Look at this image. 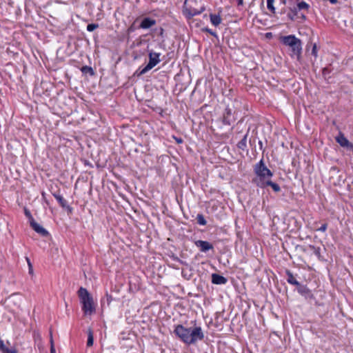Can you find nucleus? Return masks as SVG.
<instances>
[{
    "mask_svg": "<svg viewBox=\"0 0 353 353\" xmlns=\"http://www.w3.org/2000/svg\"><path fill=\"white\" fill-rule=\"evenodd\" d=\"M174 333L185 344L192 345L204 338L201 327L187 328L182 325L175 326Z\"/></svg>",
    "mask_w": 353,
    "mask_h": 353,
    "instance_id": "obj_1",
    "label": "nucleus"
},
{
    "mask_svg": "<svg viewBox=\"0 0 353 353\" xmlns=\"http://www.w3.org/2000/svg\"><path fill=\"white\" fill-rule=\"evenodd\" d=\"M78 295L82 303V310L85 314H92L95 312L94 302L92 296L88 291L81 287L78 291Z\"/></svg>",
    "mask_w": 353,
    "mask_h": 353,
    "instance_id": "obj_2",
    "label": "nucleus"
},
{
    "mask_svg": "<svg viewBox=\"0 0 353 353\" xmlns=\"http://www.w3.org/2000/svg\"><path fill=\"white\" fill-rule=\"evenodd\" d=\"M254 171L256 176L253 182L259 187V182H266L273 176V173L265 165L263 160H261L254 165Z\"/></svg>",
    "mask_w": 353,
    "mask_h": 353,
    "instance_id": "obj_3",
    "label": "nucleus"
},
{
    "mask_svg": "<svg viewBox=\"0 0 353 353\" xmlns=\"http://www.w3.org/2000/svg\"><path fill=\"white\" fill-rule=\"evenodd\" d=\"M149 62L148 64L141 70L139 72V75L144 74L149 70H150L152 68H153L155 65H157L160 62V53L154 52L152 51H150L149 54Z\"/></svg>",
    "mask_w": 353,
    "mask_h": 353,
    "instance_id": "obj_4",
    "label": "nucleus"
},
{
    "mask_svg": "<svg viewBox=\"0 0 353 353\" xmlns=\"http://www.w3.org/2000/svg\"><path fill=\"white\" fill-rule=\"evenodd\" d=\"M194 244L203 252H206L214 248L212 244L205 241L198 240L194 242Z\"/></svg>",
    "mask_w": 353,
    "mask_h": 353,
    "instance_id": "obj_5",
    "label": "nucleus"
},
{
    "mask_svg": "<svg viewBox=\"0 0 353 353\" xmlns=\"http://www.w3.org/2000/svg\"><path fill=\"white\" fill-rule=\"evenodd\" d=\"M30 226L38 234H41L43 236H46L48 235V232L41 226L39 223H37L35 220L32 221L30 223Z\"/></svg>",
    "mask_w": 353,
    "mask_h": 353,
    "instance_id": "obj_6",
    "label": "nucleus"
},
{
    "mask_svg": "<svg viewBox=\"0 0 353 353\" xmlns=\"http://www.w3.org/2000/svg\"><path fill=\"white\" fill-rule=\"evenodd\" d=\"M266 186H270L275 192H279L281 190L280 186L277 183L272 182L270 179L267 180L266 182H259V187L263 188Z\"/></svg>",
    "mask_w": 353,
    "mask_h": 353,
    "instance_id": "obj_7",
    "label": "nucleus"
},
{
    "mask_svg": "<svg viewBox=\"0 0 353 353\" xmlns=\"http://www.w3.org/2000/svg\"><path fill=\"white\" fill-rule=\"evenodd\" d=\"M297 39H298L294 35H288L283 37L281 41L284 45L291 47L292 46H295V42Z\"/></svg>",
    "mask_w": 353,
    "mask_h": 353,
    "instance_id": "obj_8",
    "label": "nucleus"
},
{
    "mask_svg": "<svg viewBox=\"0 0 353 353\" xmlns=\"http://www.w3.org/2000/svg\"><path fill=\"white\" fill-rule=\"evenodd\" d=\"M291 50L292 52V55L296 56L299 58L301 55L302 48H301V41L299 39L295 42V46H292Z\"/></svg>",
    "mask_w": 353,
    "mask_h": 353,
    "instance_id": "obj_9",
    "label": "nucleus"
},
{
    "mask_svg": "<svg viewBox=\"0 0 353 353\" xmlns=\"http://www.w3.org/2000/svg\"><path fill=\"white\" fill-rule=\"evenodd\" d=\"M228 280L225 277L218 274H212V283L216 285H223L227 283Z\"/></svg>",
    "mask_w": 353,
    "mask_h": 353,
    "instance_id": "obj_10",
    "label": "nucleus"
},
{
    "mask_svg": "<svg viewBox=\"0 0 353 353\" xmlns=\"http://www.w3.org/2000/svg\"><path fill=\"white\" fill-rule=\"evenodd\" d=\"M303 252H306L309 250L312 251L313 253L317 256L319 260H322V256L321 254V248L319 247H315L313 245H309L303 249Z\"/></svg>",
    "mask_w": 353,
    "mask_h": 353,
    "instance_id": "obj_11",
    "label": "nucleus"
},
{
    "mask_svg": "<svg viewBox=\"0 0 353 353\" xmlns=\"http://www.w3.org/2000/svg\"><path fill=\"white\" fill-rule=\"evenodd\" d=\"M155 23L156 21L154 19L146 17L142 20L139 27L142 29H148L155 25Z\"/></svg>",
    "mask_w": 353,
    "mask_h": 353,
    "instance_id": "obj_12",
    "label": "nucleus"
},
{
    "mask_svg": "<svg viewBox=\"0 0 353 353\" xmlns=\"http://www.w3.org/2000/svg\"><path fill=\"white\" fill-rule=\"evenodd\" d=\"M336 141L342 147H348L349 145L352 146L349 141L343 134L339 135L336 138Z\"/></svg>",
    "mask_w": 353,
    "mask_h": 353,
    "instance_id": "obj_13",
    "label": "nucleus"
},
{
    "mask_svg": "<svg viewBox=\"0 0 353 353\" xmlns=\"http://www.w3.org/2000/svg\"><path fill=\"white\" fill-rule=\"evenodd\" d=\"M53 196L57 200V201L59 202V203L60 204V205L62 208H67L68 209H70V207L68 205L67 201L65 199H64L61 195H60L59 194L54 193Z\"/></svg>",
    "mask_w": 353,
    "mask_h": 353,
    "instance_id": "obj_14",
    "label": "nucleus"
},
{
    "mask_svg": "<svg viewBox=\"0 0 353 353\" xmlns=\"http://www.w3.org/2000/svg\"><path fill=\"white\" fill-rule=\"evenodd\" d=\"M286 274L288 275L287 281L289 283L296 286L300 285L299 282L296 281V279L294 278V276H293L292 273L290 271L287 270Z\"/></svg>",
    "mask_w": 353,
    "mask_h": 353,
    "instance_id": "obj_15",
    "label": "nucleus"
},
{
    "mask_svg": "<svg viewBox=\"0 0 353 353\" xmlns=\"http://www.w3.org/2000/svg\"><path fill=\"white\" fill-rule=\"evenodd\" d=\"M210 21L214 26H218L221 23V18L219 14H210Z\"/></svg>",
    "mask_w": 353,
    "mask_h": 353,
    "instance_id": "obj_16",
    "label": "nucleus"
},
{
    "mask_svg": "<svg viewBox=\"0 0 353 353\" xmlns=\"http://www.w3.org/2000/svg\"><path fill=\"white\" fill-rule=\"evenodd\" d=\"M248 134L244 135L243 138L238 143L237 146L239 149L244 150L247 147Z\"/></svg>",
    "mask_w": 353,
    "mask_h": 353,
    "instance_id": "obj_17",
    "label": "nucleus"
},
{
    "mask_svg": "<svg viewBox=\"0 0 353 353\" xmlns=\"http://www.w3.org/2000/svg\"><path fill=\"white\" fill-rule=\"evenodd\" d=\"M94 342V337H93V333L91 329L88 330V341H87V346L91 347L93 345Z\"/></svg>",
    "mask_w": 353,
    "mask_h": 353,
    "instance_id": "obj_18",
    "label": "nucleus"
},
{
    "mask_svg": "<svg viewBox=\"0 0 353 353\" xmlns=\"http://www.w3.org/2000/svg\"><path fill=\"white\" fill-rule=\"evenodd\" d=\"M297 14H298L297 9L296 8H294L293 9H290V12L288 13V17L290 20L294 21Z\"/></svg>",
    "mask_w": 353,
    "mask_h": 353,
    "instance_id": "obj_19",
    "label": "nucleus"
},
{
    "mask_svg": "<svg viewBox=\"0 0 353 353\" xmlns=\"http://www.w3.org/2000/svg\"><path fill=\"white\" fill-rule=\"evenodd\" d=\"M309 8H310L309 4H307L305 1H301V2H299L297 3V8H296L297 9V11H298V10H308Z\"/></svg>",
    "mask_w": 353,
    "mask_h": 353,
    "instance_id": "obj_20",
    "label": "nucleus"
},
{
    "mask_svg": "<svg viewBox=\"0 0 353 353\" xmlns=\"http://www.w3.org/2000/svg\"><path fill=\"white\" fill-rule=\"evenodd\" d=\"M196 221H197V223L201 225H205L207 223V221H206L204 216L202 214H197Z\"/></svg>",
    "mask_w": 353,
    "mask_h": 353,
    "instance_id": "obj_21",
    "label": "nucleus"
},
{
    "mask_svg": "<svg viewBox=\"0 0 353 353\" xmlns=\"http://www.w3.org/2000/svg\"><path fill=\"white\" fill-rule=\"evenodd\" d=\"M274 0H267V7L269 10L272 13L275 12V8L274 7Z\"/></svg>",
    "mask_w": 353,
    "mask_h": 353,
    "instance_id": "obj_22",
    "label": "nucleus"
},
{
    "mask_svg": "<svg viewBox=\"0 0 353 353\" xmlns=\"http://www.w3.org/2000/svg\"><path fill=\"white\" fill-rule=\"evenodd\" d=\"M99 27V25L97 23H90L87 26V30L89 32H92L95 29Z\"/></svg>",
    "mask_w": 353,
    "mask_h": 353,
    "instance_id": "obj_23",
    "label": "nucleus"
},
{
    "mask_svg": "<svg viewBox=\"0 0 353 353\" xmlns=\"http://www.w3.org/2000/svg\"><path fill=\"white\" fill-rule=\"evenodd\" d=\"M81 71H82V72H83V73H88V72H89V73H90L91 74H94L92 68L91 67H90V66H83V67H82V68H81Z\"/></svg>",
    "mask_w": 353,
    "mask_h": 353,
    "instance_id": "obj_24",
    "label": "nucleus"
},
{
    "mask_svg": "<svg viewBox=\"0 0 353 353\" xmlns=\"http://www.w3.org/2000/svg\"><path fill=\"white\" fill-rule=\"evenodd\" d=\"M8 348L6 347L3 341L0 338V351L5 353L8 351Z\"/></svg>",
    "mask_w": 353,
    "mask_h": 353,
    "instance_id": "obj_25",
    "label": "nucleus"
},
{
    "mask_svg": "<svg viewBox=\"0 0 353 353\" xmlns=\"http://www.w3.org/2000/svg\"><path fill=\"white\" fill-rule=\"evenodd\" d=\"M24 213H25V215L26 216V217H28V218L29 221H30V223L32 221H34V218L32 217V214H31L30 212L27 208H25V209H24Z\"/></svg>",
    "mask_w": 353,
    "mask_h": 353,
    "instance_id": "obj_26",
    "label": "nucleus"
},
{
    "mask_svg": "<svg viewBox=\"0 0 353 353\" xmlns=\"http://www.w3.org/2000/svg\"><path fill=\"white\" fill-rule=\"evenodd\" d=\"M312 54L314 56V57H317V47H316V44L314 43L312 46Z\"/></svg>",
    "mask_w": 353,
    "mask_h": 353,
    "instance_id": "obj_27",
    "label": "nucleus"
},
{
    "mask_svg": "<svg viewBox=\"0 0 353 353\" xmlns=\"http://www.w3.org/2000/svg\"><path fill=\"white\" fill-rule=\"evenodd\" d=\"M327 228V224L324 223L317 230L321 232H325Z\"/></svg>",
    "mask_w": 353,
    "mask_h": 353,
    "instance_id": "obj_28",
    "label": "nucleus"
},
{
    "mask_svg": "<svg viewBox=\"0 0 353 353\" xmlns=\"http://www.w3.org/2000/svg\"><path fill=\"white\" fill-rule=\"evenodd\" d=\"M223 123L227 125H230V117L225 116V114L223 116Z\"/></svg>",
    "mask_w": 353,
    "mask_h": 353,
    "instance_id": "obj_29",
    "label": "nucleus"
},
{
    "mask_svg": "<svg viewBox=\"0 0 353 353\" xmlns=\"http://www.w3.org/2000/svg\"><path fill=\"white\" fill-rule=\"evenodd\" d=\"M203 31L205 32H207L208 33H210V34L213 35V36H216V33L214 32H213L212 30L208 28H205L203 29Z\"/></svg>",
    "mask_w": 353,
    "mask_h": 353,
    "instance_id": "obj_30",
    "label": "nucleus"
},
{
    "mask_svg": "<svg viewBox=\"0 0 353 353\" xmlns=\"http://www.w3.org/2000/svg\"><path fill=\"white\" fill-rule=\"evenodd\" d=\"M231 113H232L231 110H230V108H227L225 109V116H228V117H230V116Z\"/></svg>",
    "mask_w": 353,
    "mask_h": 353,
    "instance_id": "obj_31",
    "label": "nucleus"
},
{
    "mask_svg": "<svg viewBox=\"0 0 353 353\" xmlns=\"http://www.w3.org/2000/svg\"><path fill=\"white\" fill-rule=\"evenodd\" d=\"M5 353H18V352L15 348H13V349H8V351Z\"/></svg>",
    "mask_w": 353,
    "mask_h": 353,
    "instance_id": "obj_32",
    "label": "nucleus"
},
{
    "mask_svg": "<svg viewBox=\"0 0 353 353\" xmlns=\"http://www.w3.org/2000/svg\"><path fill=\"white\" fill-rule=\"evenodd\" d=\"M50 353H55V349L53 345V341L51 340V347H50Z\"/></svg>",
    "mask_w": 353,
    "mask_h": 353,
    "instance_id": "obj_33",
    "label": "nucleus"
},
{
    "mask_svg": "<svg viewBox=\"0 0 353 353\" xmlns=\"http://www.w3.org/2000/svg\"><path fill=\"white\" fill-rule=\"evenodd\" d=\"M26 260H27V262H28V264L29 268H32V264H31V263H30V259H29L28 258H26Z\"/></svg>",
    "mask_w": 353,
    "mask_h": 353,
    "instance_id": "obj_34",
    "label": "nucleus"
},
{
    "mask_svg": "<svg viewBox=\"0 0 353 353\" xmlns=\"http://www.w3.org/2000/svg\"><path fill=\"white\" fill-rule=\"evenodd\" d=\"M238 1V6H243V0H237Z\"/></svg>",
    "mask_w": 353,
    "mask_h": 353,
    "instance_id": "obj_35",
    "label": "nucleus"
},
{
    "mask_svg": "<svg viewBox=\"0 0 353 353\" xmlns=\"http://www.w3.org/2000/svg\"><path fill=\"white\" fill-rule=\"evenodd\" d=\"M163 32H164V30H163L162 28H160L159 34H160L161 36H163Z\"/></svg>",
    "mask_w": 353,
    "mask_h": 353,
    "instance_id": "obj_36",
    "label": "nucleus"
},
{
    "mask_svg": "<svg viewBox=\"0 0 353 353\" xmlns=\"http://www.w3.org/2000/svg\"><path fill=\"white\" fill-rule=\"evenodd\" d=\"M330 1V3H332V4H336L338 1L337 0H329Z\"/></svg>",
    "mask_w": 353,
    "mask_h": 353,
    "instance_id": "obj_37",
    "label": "nucleus"
},
{
    "mask_svg": "<svg viewBox=\"0 0 353 353\" xmlns=\"http://www.w3.org/2000/svg\"><path fill=\"white\" fill-rule=\"evenodd\" d=\"M301 18L304 21L306 19V17L304 14H301Z\"/></svg>",
    "mask_w": 353,
    "mask_h": 353,
    "instance_id": "obj_38",
    "label": "nucleus"
},
{
    "mask_svg": "<svg viewBox=\"0 0 353 353\" xmlns=\"http://www.w3.org/2000/svg\"><path fill=\"white\" fill-rule=\"evenodd\" d=\"M326 72H327V68H323V73L324 74H326Z\"/></svg>",
    "mask_w": 353,
    "mask_h": 353,
    "instance_id": "obj_39",
    "label": "nucleus"
},
{
    "mask_svg": "<svg viewBox=\"0 0 353 353\" xmlns=\"http://www.w3.org/2000/svg\"><path fill=\"white\" fill-rule=\"evenodd\" d=\"M29 272H30V274H32V268H29Z\"/></svg>",
    "mask_w": 353,
    "mask_h": 353,
    "instance_id": "obj_40",
    "label": "nucleus"
},
{
    "mask_svg": "<svg viewBox=\"0 0 353 353\" xmlns=\"http://www.w3.org/2000/svg\"><path fill=\"white\" fill-rule=\"evenodd\" d=\"M282 3H283V4H285V3H286V0H283V1H282Z\"/></svg>",
    "mask_w": 353,
    "mask_h": 353,
    "instance_id": "obj_41",
    "label": "nucleus"
},
{
    "mask_svg": "<svg viewBox=\"0 0 353 353\" xmlns=\"http://www.w3.org/2000/svg\"><path fill=\"white\" fill-rule=\"evenodd\" d=\"M178 142L181 143V139H178Z\"/></svg>",
    "mask_w": 353,
    "mask_h": 353,
    "instance_id": "obj_42",
    "label": "nucleus"
}]
</instances>
